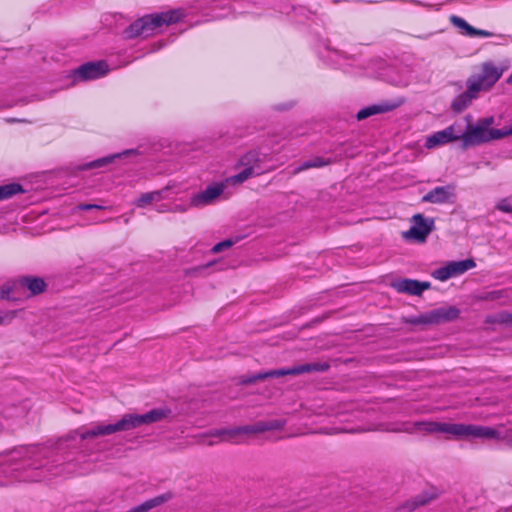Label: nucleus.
<instances>
[{"mask_svg": "<svg viewBox=\"0 0 512 512\" xmlns=\"http://www.w3.org/2000/svg\"><path fill=\"white\" fill-rule=\"evenodd\" d=\"M170 413V409L157 408L141 415L125 414L119 421L113 424H97L90 428L81 427L67 435L65 438L60 439L56 444L55 452L58 453L65 448H69L71 446L70 442L76 441L77 437H79L81 440H85L88 438L111 435L120 431H128L140 427L141 425H147L161 421Z\"/></svg>", "mask_w": 512, "mask_h": 512, "instance_id": "obj_1", "label": "nucleus"}, {"mask_svg": "<svg viewBox=\"0 0 512 512\" xmlns=\"http://www.w3.org/2000/svg\"><path fill=\"white\" fill-rule=\"evenodd\" d=\"M53 452L46 447H21L11 451L9 462L22 460V471L13 468L17 472L15 480L23 482H38L46 480L51 476L62 474L63 468L56 464V460L48 461Z\"/></svg>", "mask_w": 512, "mask_h": 512, "instance_id": "obj_2", "label": "nucleus"}, {"mask_svg": "<svg viewBox=\"0 0 512 512\" xmlns=\"http://www.w3.org/2000/svg\"><path fill=\"white\" fill-rule=\"evenodd\" d=\"M414 427L426 433H445L457 438L502 439L497 429L482 425L419 421Z\"/></svg>", "mask_w": 512, "mask_h": 512, "instance_id": "obj_3", "label": "nucleus"}, {"mask_svg": "<svg viewBox=\"0 0 512 512\" xmlns=\"http://www.w3.org/2000/svg\"><path fill=\"white\" fill-rule=\"evenodd\" d=\"M495 123L493 116L479 118L474 124H468L461 134L464 149L489 143L512 135V125L502 129L491 126Z\"/></svg>", "mask_w": 512, "mask_h": 512, "instance_id": "obj_4", "label": "nucleus"}, {"mask_svg": "<svg viewBox=\"0 0 512 512\" xmlns=\"http://www.w3.org/2000/svg\"><path fill=\"white\" fill-rule=\"evenodd\" d=\"M184 17L182 9L162 12L160 14L145 15L134 21L125 29L126 38H135L138 36L148 37L154 34L163 25H170L178 22Z\"/></svg>", "mask_w": 512, "mask_h": 512, "instance_id": "obj_5", "label": "nucleus"}, {"mask_svg": "<svg viewBox=\"0 0 512 512\" xmlns=\"http://www.w3.org/2000/svg\"><path fill=\"white\" fill-rule=\"evenodd\" d=\"M286 425L284 419H272L258 421L251 425L238 426L234 428L215 429L211 436L220 438L221 441H236L241 435L258 434L265 431L281 430Z\"/></svg>", "mask_w": 512, "mask_h": 512, "instance_id": "obj_6", "label": "nucleus"}, {"mask_svg": "<svg viewBox=\"0 0 512 512\" xmlns=\"http://www.w3.org/2000/svg\"><path fill=\"white\" fill-rule=\"evenodd\" d=\"M330 368V365L327 362H314V363H305L294 366L292 368H283L271 370L264 373H257L248 378H243L242 383L251 384L255 383L258 380H262L268 377H282L285 375H300L304 373L311 372H325Z\"/></svg>", "mask_w": 512, "mask_h": 512, "instance_id": "obj_7", "label": "nucleus"}, {"mask_svg": "<svg viewBox=\"0 0 512 512\" xmlns=\"http://www.w3.org/2000/svg\"><path fill=\"white\" fill-rule=\"evenodd\" d=\"M240 166L244 167L241 172L226 179L231 185L241 184L247 179L259 176L265 172V168L261 164V158L258 152L250 151L243 155L239 160Z\"/></svg>", "mask_w": 512, "mask_h": 512, "instance_id": "obj_8", "label": "nucleus"}, {"mask_svg": "<svg viewBox=\"0 0 512 512\" xmlns=\"http://www.w3.org/2000/svg\"><path fill=\"white\" fill-rule=\"evenodd\" d=\"M411 227L409 230L402 233L405 240H412L415 242H425L428 235L433 231L434 219L426 218L422 214H415L411 218Z\"/></svg>", "mask_w": 512, "mask_h": 512, "instance_id": "obj_9", "label": "nucleus"}, {"mask_svg": "<svg viewBox=\"0 0 512 512\" xmlns=\"http://www.w3.org/2000/svg\"><path fill=\"white\" fill-rule=\"evenodd\" d=\"M475 267L476 263L473 259L450 261L445 266L436 269L432 276L437 280L446 281L452 277L462 275Z\"/></svg>", "mask_w": 512, "mask_h": 512, "instance_id": "obj_10", "label": "nucleus"}, {"mask_svg": "<svg viewBox=\"0 0 512 512\" xmlns=\"http://www.w3.org/2000/svg\"><path fill=\"white\" fill-rule=\"evenodd\" d=\"M460 310L454 306L440 307L421 314L415 323L419 324H440L450 322L458 318Z\"/></svg>", "mask_w": 512, "mask_h": 512, "instance_id": "obj_11", "label": "nucleus"}, {"mask_svg": "<svg viewBox=\"0 0 512 512\" xmlns=\"http://www.w3.org/2000/svg\"><path fill=\"white\" fill-rule=\"evenodd\" d=\"M230 184L225 180L224 182L207 186L204 190L190 198V205L193 207H204L212 204L224 192L226 186Z\"/></svg>", "mask_w": 512, "mask_h": 512, "instance_id": "obj_12", "label": "nucleus"}, {"mask_svg": "<svg viewBox=\"0 0 512 512\" xmlns=\"http://www.w3.org/2000/svg\"><path fill=\"white\" fill-rule=\"evenodd\" d=\"M109 71L108 64L105 61L87 62L79 66L73 73L74 80H93L98 79Z\"/></svg>", "mask_w": 512, "mask_h": 512, "instance_id": "obj_13", "label": "nucleus"}, {"mask_svg": "<svg viewBox=\"0 0 512 512\" xmlns=\"http://www.w3.org/2000/svg\"><path fill=\"white\" fill-rule=\"evenodd\" d=\"M502 71L499 70L492 63L483 64L482 71L478 75L468 78V80L475 82L480 91L492 87L501 77Z\"/></svg>", "mask_w": 512, "mask_h": 512, "instance_id": "obj_14", "label": "nucleus"}, {"mask_svg": "<svg viewBox=\"0 0 512 512\" xmlns=\"http://www.w3.org/2000/svg\"><path fill=\"white\" fill-rule=\"evenodd\" d=\"M479 93L480 90L478 89L477 84L467 79L466 91L453 99L451 109L456 113L464 111L472 101L478 97Z\"/></svg>", "mask_w": 512, "mask_h": 512, "instance_id": "obj_15", "label": "nucleus"}, {"mask_svg": "<svg viewBox=\"0 0 512 512\" xmlns=\"http://www.w3.org/2000/svg\"><path fill=\"white\" fill-rule=\"evenodd\" d=\"M455 197L452 185L438 186L426 193L421 201L424 203L444 204L452 203Z\"/></svg>", "mask_w": 512, "mask_h": 512, "instance_id": "obj_16", "label": "nucleus"}, {"mask_svg": "<svg viewBox=\"0 0 512 512\" xmlns=\"http://www.w3.org/2000/svg\"><path fill=\"white\" fill-rule=\"evenodd\" d=\"M392 287L399 293L419 296L430 287V283L413 279H400L393 282Z\"/></svg>", "mask_w": 512, "mask_h": 512, "instance_id": "obj_17", "label": "nucleus"}, {"mask_svg": "<svg viewBox=\"0 0 512 512\" xmlns=\"http://www.w3.org/2000/svg\"><path fill=\"white\" fill-rule=\"evenodd\" d=\"M461 140V135L455 133L454 126H448L441 131H437L426 139L425 146L428 149L434 148L439 145H444L455 140Z\"/></svg>", "mask_w": 512, "mask_h": 512, "instance_id": "obj_18", "label": "nucleus"}, {"mask_svg": "<svg viewBox=\"0 0 512 512\" xmlns=\"http://www.w3.org/2000/svg\"><path fill=\"white\" fill-rule=\"evenodd\" d=\"M398 106L396 103L391 102H383L380 104H373L370 106H367L361 110H359L356 114V118L358 120L366 119L372 115L381 114L385 112L392 111Z\"/></svg>", "mask_w": 512, "mask_h": 512, "instance_id": "obj_19", "label": "nucleus"}, {"mask_svg": "<svg viewBox=\"0 0 512 512\" xmlns=\"http://www.w3.org/2000/svg\"><path fill=\"white\" fill-rule=\"evenodd\" d=\"M451 23L459 29L465 31V34L470 37H491L493 34L487 30L477 29L467 23L463 18L452 15L450 17Z\"/></svg>", "mask_w": 512, "mask_h": 512, "instance_id": "obj_20", "label": "nucleus"}, {"mask_svg": "<svg viewBox=\"0 0 512 512\" xmlns=\"http://www.w3.org/2000/svg\"><path fill=\"white\" fill-rule=\"evenodd\" d=\"M132 151L131 150H127L123 153H117V154H113V155H109V156H105V157H102V158H99V159H96L94 161H91V162H88V163H85L81 166H79V169L80 170H89V169H98V168H102L104 166H107L108 164L112 163V161L116 158H119L121 157L122 155H127L129 153H131Z\"/></svg>", "mask_w": 512, "mask_h": 512, "instance_id": "obj_21", "label": "nucleus"}, {"mask_svg": "<svg viewBox=\"0 0 512 512\" xmlns=\"http://www.w3.org/2000/svg\"><path fill=\"white\" fill-rule=\"evenodd\" d=\"M20 285L27 287L32 295H37L45 290L46 283L40 277H22Z\"/></svg>", "mask_w": 512, "mask_h": 512, "instance_id": "obj_22", "label": "nucleus"}, {"mask_svg": "<svg viewBox=\"0 0 512 512\" xmlns=\"http://www.w3.org/2000/svg\"><path fill=\"white\" fill-rule=\"evenodd\" d=\"M328 164H330V160L324 159L322 157H314L301 163L298 167L294 169V173L296 174L310 168H320Z\"/></svg>", "mask_w": 512, "mask_h": 512, "instance_id": "obj_23", "label": "nucleus"}, {"mask_svg": "<svg viewBox=\"0 0 512 512\" xmlns=\"http://www.w3.org/2000/svg\"><path fill=\"white\" fill-rule=\"evenodd\" d=\"M433 497L426 495H419L414 500L406 502L403 506L398 509V512H410L418 506L427 504Z\"/></svg>", "mask_w": 512, "mask_h": 512, "instance_id": "obj_24", "label": "nucleus"}, {"mask_svg": "<svg viewBox=\"0 0 512 512\" xmlns=\"http://www.w3.org/2000/svg\"><path fill=\"white\" fill-rule=\"evenodd\" d=\"M22 191V186L17 183L2 185L0 186V200L8 199Z\"/></svg>", "mask_w": 512, "mask_h": 512, "instance_id": "obj_25", "label": "nucleus"}, {"mask_svg": "<svg viewBox=\"0 0 512 512\" xmlns=\"http://www.w3.org/2000/svg\"><path fill=\"white\" fill-rule=\"evenodd\" d=\"M160 198V191L147 192L142 194L137 200H135L134 204L139 208H143L148 204L152 203L153 201L160 200Z\"/></svg>", "mask_w": 512, "mask_h": 512, "instance_id": "obj_26", "label": "nucleus"}, {"mask_svg": "<svg viewBox=\"0 0 512 512\" xmlns=\"http://www.w3.org/2000/svg\"><path fill=\"white\" fill-rule=\"evenodd\" d=\"M16 310H8L0 312V325H7L12 322V320L16 317Z\"/></svg>", "mask_w": 512, "mask_h": 512, "instance_id": "obj_27", "label": "nucleus"}, {"mask_svg": "<svg viewBox=\"0 0 512 512\" xmlns=\"http://www.w3.org/2000/svg\"><path fill=\"white\" fill-rule=\"evenodd\" d=\"M232 245H233V241L230 239H227V240L221 241V242L217 243L216 245H214L213 248L211 249V251L213 253H218L220 251L230 248Z\"/></svg>", "mask_w": 512, "mask_h": 512, "instance_id": "obj_28", "label": "nucleus"}, {"mask_svg": "<svg viewBox=\"0 0 512 512\" xmlns=\"http://www.w3.org/2000/svg\"><path fill=\"white\" fill-rule=\"evenodd\" d=\"M502 297H508V290H494L487 293L486 299L497 300Z\"/></svg>", "mask_w": 512, "mask_h": 512, "instance_id": "obj_29", "label": "nucleus"}, {"mask_svg": "<svg viewBox=\"0 0 512 512\" xmlns=\"http://www.w3.org/2000/svg\"><path fill=\"white\" fill-rule=\"evenodd\" d=\"M367 429H343V428H335L333 431H329L327 428H324L321 430L322 433H327V434H331V433H342V432H349V433H354V432H361V431H366Z\"/></svg>", "mask_w": 512, "mask_h": 512, "instance_id": "obj_30", "label": "nucleus"}, {"mask_svg": "<svg viewBox=\"0 0 512 512\" xmlns=\"http://www.w3.org/2000/svg\"><path fill=\"white\" fill-rule=\"evenodd\" d=\"M497 209L502 211V212H506V213H510L512 212V206L510 205V203L508 202L507 199H502L498 204H497Z\"/></svg>", "mask_w": 512, "mask_h": 512, "instance_id": "obj_31", "label": "nucleus"}, {"mask_svg": "<svg viewBox=\"0 0 512 512\" xmlns=\"http://www.w3.org/2000/svg\"><path fill=\"white\" fill-rule=\"evenodd\" d=\"M79 210H90V209H98L103 210L105 209L104 206L97 205V204H80L77 206Z\"/></svg>", "mask_w": 512, "mask_h": 512, "instance_id": "obj_32", "label": "nucleus"}, {"mask_svg": "<svg viewBox=\"0 0 512 512\" xmlns=\"http://www.w3.org/2000/svg\"><path fill=\"white\" fill-rule=\"evenodd\" d=\"M501 321L503 323L511 324L512 325V313H504L501 315Z\"/></svg>", "mask_w": 512, "mask_h": 512, "instance_id": "obj_33", "label": "nucleus"}, {"mask_svg": "<svg viewBox=\"0 0 512 512\" xmlns=\"http://www.w3.org/2000/svg\"><path fill=\"white\" fill-rule=\"evenodd\" d=\"M2 298L10 299L8 292H6L5 290H2Z\"/></svg>", "mask_w": 512, "mask_h": 512, "instance_id": "obj_34", "label": "nucleus"}, {"mask_svg": "<svg viewBox=\"0 0 512 512\" xmlns=\"http://www.w3.org/2000/svg\"><path fill=\"white\" fill-rule=\"evenodd\" d=\"M508 83L512 84V72H511V75L508 78Z\"/></svg>", "mask_w": 512, "mask_h": 512, "instance_id": "obj_35", "label": "nucleus"}, {"mask_svg": "<svg viewBox=\"0 0 512 512\" xmlns=\"http://www.w3.org/2000/svg\"><path fill=\"white\" fill-rule=\"evenodd\" d=\"M509 443H510V446L512 447V435H511V438L509 440Z\"/></svg>", "mask_w": 512, "mask_h": 512, "instance_id": "obj_36", "label": "nucleus"}]
</instances>
